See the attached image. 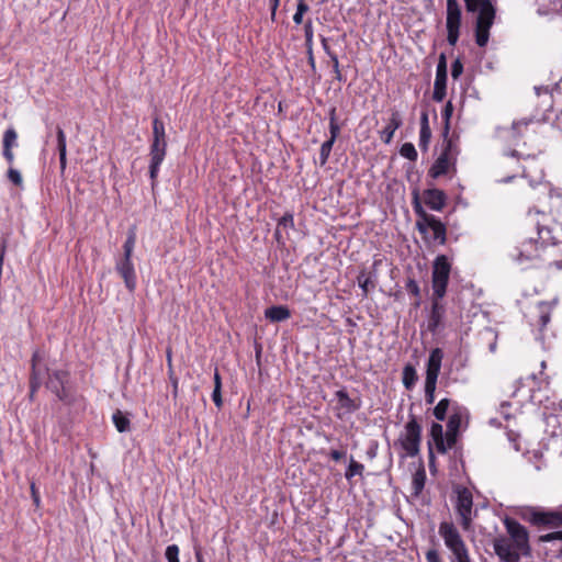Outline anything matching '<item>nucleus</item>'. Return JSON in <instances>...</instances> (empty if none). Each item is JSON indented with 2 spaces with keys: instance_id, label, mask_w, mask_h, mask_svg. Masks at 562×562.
Listing matches in <instances>:
<instances>
[{
  "instance_id": "1",
  "label": "nucleus",
  "mask_w": 562,
  "mask_h": 562,
  "mask_svg": "<svg viewBox=\"0 0 562 562\" xmlns=\"http://www.w3.org/2000/svg\"><path fill=\"white\" fill-rule=\"evenodd\" d=\"M412 205L417 216L416 228L428 245H445L447 241V227L438 217L424 209L418 189L412 191Z\"/></svg>"
},
{
  "instance_id": "2",
  "label": "nucleus",
  "mask_w": 562,
  "mask_h": 562,
  "mask_svg": "<svg viewBox=\"0 0 562 562\" xmlns=\"http://www.w3.org/2000/svg\"><path fill=\"white\" fill-rule=\"evenodd\" d=\"M496 1L497 0H474L472 9H469V2H464L465 10L469 13H477L475 21V43L480 47H484L488 42L490 30L496 16Z\"/></svg>"
},
{
  "instance_id": "3",
  "label": "nucleus",
  "mask_w": 562,
  "mask_h": 562,
  "mask_svg": "<svg viewBox=\"0 0 562 562\" xmlns=\"http://www.w3.org/2000/svg\"><path fill=\"white\" fill-rule=\"evenodd\" d=\"M136 244V227L132 226L127 231L126 240L123 244V255L116 259L115 270L123 279L126 289L134 292L136 289V272L132 261L133 251Z\"/></svg>"
},
{
  "instance_id": "4",
  "label": "nucleus",
  "mask_w": 562,
  "mask_h": 562,
  "mask_svg": "<svg viewBox=\"0 0 562 562\" xmlns=\"http://www.w3.org/2000/svg\"><path fill=\"white\" fill-rule=\"evenodd\" d=\"M550 245H555V237L552 235V231L547 226L537 224V238L529 237L522 240L520 246L512 254V257L519 262L531 260L539 257L540 249Z\"/></svg>"
},
{
  "instance_id": "5",
  "label": "nucleus",
  "mask_w": 562,
  "mask_h": 562,
  "mask_svg": "<svg viewBox=\"0 0 562 562\" xmlns=\"http://www.w3.org/2000/svg\"><path fill=\"white\" fill-rule=\"evenodd\" d=\"M439 535L446 547L451 551V562H471L468 548L453 522H440Z\"/></svg>"
},
{
  "instance_id": "6",
  "label": "nucleus",
  "mask_w": 562,
  "mask_h": 562,
  "mask_svg": "<svg viewBox=\"0 0 562 562\" xmlns=\"http://www.w3.org/2000/svg\"><path fill=\"white\" fill-rule=\"evenodd\" d=\"M451 271V263L446 255H439L436 257L432 265V294L436 297H443L447 292Z\"/></svg>"
},
{
  "instance_id": "7",
  "label": "nucleus",
  "mask_w": 562,
  "mask_h": 562,
  "mask_svg": "<svg viewBox=\"0 0 562 562\" xmlns=\"http://www.w3.org/2000/svg\"><path fill=\"white\" fill-rule=\"evenodd\" d=\"M422 441V426L414 415L409 416V420L405 425V432L398 438L402 449L408 457H416L419 453Z\"/></svg>"
},
{
  "instance_id": "8",
  "label": "nucleus",
  "mask_w": 562,
  "mask_h": 562,
  "mask_svg": "<svg viewBox=\"0 0 562 562\" xmlns=\"http://www.w3.org/2000/svg\"><path fill=\"white\" fill-rule=\"evenodd\" d=\"M504 525L508 533L507 538L516 544L518 550L522 551L525 557L530 555L531 547L529 544V532L526 527L509 517L504 519Z\"/></svg>"
},
{
  "instance_id": "9",
  "label": "nucleus",
  "mask_w": 562,
  "mask_h": 562,
  "mask_svg": "<svg viewBox=\"0 0 562 562\" xmlns=\"http://www.w3.org/2000/svg\"><path fill=\"white\" fill-rule=\"evenodd\" d=\"M461 16L462 12L458 1L447 0V41L451 46H454L459 40Z\"/></svg>"
},
{
  "instance_id": "10",
  "label": "nucleus",
  "mask_w": 562,
  "mask_h": 562,
  "mask_svg": "<svg viewBox=\"0 0 562 562\" xmlns=\"http://www.w3.org/2000/svg\"><path fill=\"white\" fill-rule=\"evenodd\" d=\"M457 512L461 517V526L464 530H469L472 522L473 496L469 488H457Z\"/></svg>"
},
{
  "instance_id": "11",
  "label": "nucleus",
  "mask_w": 562,
  "mask_h": 562,
  "mask_svg": "<svg viewBox=\"0 0 562 562\" xmlns=\"http://www.w3.org/2000/svg\"><path fill=\"white\" fill-rule=\"evenodd\" d=\"M493 549L501 562H519L522 551L516 548V544L506 536H498L493 539Z\"/></svg>"
},
{
  "instance_id": "12",
  "label": "nucleus",
  "mask_w": 562,
  "mask_h": 562,
  "mask_svg": "<svg viewBox=\"0 0 562 562\" xmlns=\"http://www.w3.org/2000/svg\"><path fill=\"white\" fill-rule=\"evenodd\" d=\"M167 154V140L153 139L149 148V178L151 187L155 188L160 165L162 164Z\"/></svg>"
},
{
  "instance_id": "13",
  "label": "nucleus",
  "mask_w": 562,
  "mask_h": 562,
  "mask_svg": "<svg viewBox=\"0 0 562 562\" xmlns=\"http://www.w3.org/2000/svg\"><path fill=\"white\" fill-rule=\"evenodd\" d=\"M447 80H448V66L445 53H441L438 58L436 68V78L434 83L432 99L436 102H441L447 94Z\"/></svg>"
},
{
  "instance_id": "14",
  "label": "nucleus",
  "mask_w": 562,
  "mask_h": 562,
  "mask_svg": "<svg viewBox=\"0 0 562 562\" xmlns=\"http://www.w3.org/2000/svg\"><path fill=\"white\" fill-rule=\"evenodd\" d=\"M335 398L337 401L336 416L338 418H344L346 415H351L358 409H360L362 405V401L359 396L350 397L347 390L345 387L339 389L335 392Z\"/></svg>"
},
{
  "instance_id": "15",
  "label": "nucleus",
  "mask_w": 562,
  "mask_h": 562,
  "mask_svg": "<svg viewBox=\"0 0 562 562\" xmlns=\"http://www.w3.org/2000/svg\"><path fill=\"white\" fill-rule=\"evenodd\" d=\"M448 196L443 190L437 188H428L420 195L422 204L424 203L431 211L440 212L447 205Z\"/></svg>"
},
{
  "instance_id": "16",
  "label": "nucleus",
  "mask_w": 562,
  "mask_h": 562,
  "mask_svg": "<svg viewBox=\"0 0 562 562\" xmlns=\"http://www.w3.org/2000/svg\"><path fill=\"white\" fill-rule=\"evenodd\" d=\"M442 297L431 296V310L427 322V329L436 334L442 325V319L446 313V307L440 300Z\"/></svg>"
},
{
  "instance_id": "17",
  "label": "nucleus",
  "mask_w": 562,
  "mask_h": 562,
  "mask_svg": "<svg viewBox=\"0 0 562 562\" xmlns=\"http://www.w3.org/2000/svg\"><path fill=\"white\" fill-rule=\"evenodd\" d=\"M443 359V351L440 348H434L430 351L427 366H426V379L425 382L437 383L441 362Z\"/></svg>"
},
{
  "instance_id": "18",
  "label": "nucleus",
  "mask_w": 562,
  "mask_h": 562,
  "mask_svg": "<svg viewBox=\"0 0 562 562\" xmlns=\"http://www.w3.org/2000/svg\"><path fill=\"white\" fill-rule=\"evenodd\" d=\"M539 528H560L562 527V513L558 510H547L539 507L537 526Z\"/></svg>"
},
{
  "instance_id": "19",
  "label": "nucleus",
  "mask_w": 562,
  "mask_h": 562,
  "mask_svg": "<svg viewBox=\"0 0 562 562\" xmlns=\"http://www.w3.org/2000/svg\"><path fill=\"white\" fill-rule=\"evenodd\" d=\"M403 124L401 114L397 110H391L389 124L380 132V138L384 144H390L394 137V133Z\"/></svg>"
},
{
  "instance_id": "20",
  "label": "nucleus",
  "mask_w": 562,
  "mask_h": 562,
  "mask_svg": "<svg viewBox=\"0 0 562 562\" xmlns=\"http://www.w3.org/2000/svg\"><path fill=\"white\" fill-rule=\"evenodd\" d=\"M70 381V373L67 370H55L48 374L46 387L54 394Z\"/></svg>"
},
{
  "instance_id": "21",
  "label": "nucleus",
  "mask_w": 562,
  "mask_h": 562,
  "mask_svg": "<svg viewBox=\"0 0 562 562\" xmlns=\"http://www.w3.org/2000/svg\"><path fill=\"white\" fill-rule=\"evenodd\" d=\"M291 312L285 305H272L265 311V317L271 323H280L290 318Z\"/></svg>"
},
{
  "instance_id": "22",
  "label": "nucleus",
  "mask_w": 562,
  "mask_h": 562,
  "mask_svg": "<svg viewBox=\"0 0 562 562\" xmlns=\"http://www.w3.org/2000/svg\"><path fill=\"white\" fill-rule=\"evenodd\" d=\"M450 170L456 171V166L450 164L446 158L439 156L429 168L428 176L432 179H437L448 173Z\"/></svg>"
},
{
  "instance_id": "23",
  "label": "nucleus",
  "mask_w": 562,
  "mask_h": 562,
  "mask_svg": "<svg viewBox=\"0 0 562 562\" xmlns=\"http://www.w3.org/2000/svg\"><path fill=\"white\" fill-rule=\"evenodd\" d=\"M57 149L59 154L60 169L64 171L67 165L66 135L60 126H57Z\"/></svg>"
},
{
  "instance_id": "24",
  "label": "nucleus",
  "mask_w": 562,
  "mask_h": 562,
  "mask_svg": "<svg viewBox=\"0 0 562 562\" xmlns=\"http://www.w3.org/2000/svg\"><path fill=\"white\" fill-rule=\"evenodd\" d=\"M418 380V375L415 367L412 363H407L403 368L402 382L406 390L411 391Z\"/></svg>"
},
{
  "instance_id": "25",
  "label": "nucleus",
  "mask_w": 562,
  "mask_h": 562,
  "mask_svg": "<svg viewBox=\"0 0 562 562\" xmlns=\"http://www.w3.org/2000/svg\"><path fill=\"white\" fill-rule=\"evenodd\" d=\"M535 121L533 119H522L516 122H513L510 127V137L514 142H517L520 137L524 136L522 128H527Z\"/></svg>"
},
{
  "instance_id": "26",
  "label": "nucleus",
  "mask_w": 562,
  "mask_h": 562,
  "mask_svg": "<svg viewBox=\"0 0 562 562\" xmlns=\"http://www.w3.org/2000/svg\"><path fill=\"white\" fill-rule=\"evenodd\" d=\"M56 397L66 405H72L76 402L75 391L70 386V382L68 384H64L57 392Z\"/></svg>"
},
{
  "instance_id": "27",
  "label": "nucleus",
  "mask_w": 562,
  "mask_h": 562,
  "mask_svg": "<svg viewBox=\"0 0 562 562\" xmlns=\"http://www.w3.org/2000/svg\"><path fill=\"white\" fill-rule=\"evenodd\" d=\"M45 374H49L46 366H31L30 383H33V389L41 387Z\"/></svg>"
},
{
  "instance_id": "28",
  "label": "nucleus",
  "mask_w": 562,
  "mask_h": 562,
  "mask_svg": "<svg viewBox=\"0 0 562 562\" xmlns=\"http://www.w3.org/2000/svg\"><path fill=\"white\" fill-rule=\"evenodd\" d=\"M539 507L526 506L521 507L517 515L524 521L529 522L532 526H537Z\"/></svg>"
},
{
  "instance_id": "29",
  "label": "nucleus",
  "mask_w": 562,
  "mask_h": 562,
  "mask_svg": "<svg viewBox=\"0 0 562 562\" xmlns=\"http://www.w3.org/2000/svg\"><path fill=\"white\" fill-rule=\"evenodd\" d=\"M425 482H426V472L422 468V469L417 470L415 472V474L413 475L412 490H413L414 496H418L423 492Z\"/></svg>"
},
{
  "instance_id": "30",
  "label": "nucleus",
  "mask_w": 562,
  "mask_h": 562,
  "mask_svg": "<svg viewBox=\"0 0 562 562\" xmlns=\"http://www.w3.org/2000/svg\"><path fill=\"white\" fill-rule=\"evenodd\" d=\"M3 150L9 151L18 146V133L14 127H9L4 134L2 139Z\"/></svg>"
},
{
  "instance_id": "31",
  "label": "nucleus",
  "mask_w": 562,
  "mask_h": 562,
  "mask_svg": "<svg viewBox=\"0 0 562 562\" xmlns=\"http://www.w3.org/2000/svg\"><path fill=\"white\" fill-rule=\"evenodd\" d=\"M112 420L119 432H126L131 428L130 419L121 411L113 414Z\"/></svg>"
},
{
  "instance_id": "32",
  "label": "nucleus",
  "mask_w": 562,
  "mask_h": 562,
  "mask_svg": "<svg viewBox=\"0 0 562 562\" xmlns=\"http://www.w3.org/2000/svg\"><path fill=\"white\" fill-rule=\"evenodd\" d=\"M442 148L458 158L460 154V149L458 146V136H442Z\"/></svg>"
},
{
  "instance_id": "33",
  "label": "nucleus",
  "mask_w": 562,
  "mask_h": 562,
  "mask_svg": "<svg viewBox=\"0 0 562 562\" xmlns=\"http://www.w3.org/2000/svg\"><path fill=\"white\" fill-rule=\"evenodd\" d=\"M453 113V105L451 101H448L442 109L441 116L443 121V128L441 136H447L450 133V119Z\"/></svg>"
},
{
  "instance_id": "34",
  "label": "nucleus",
  "mask_w": 562,
  "mask_h": 562,
  "mask_svg": "<svg viewBox=\"0 0 562 562\" xmlns=\"http://www.w3.org/2000/svg\"><path fill=\"white\" fill-rule=\"evenodd\" d=\"M364 470V465L358 461H356L352 457L350 459L349 465L345 472L346 480L350 481L353 476H361Z\"/></svg>"
},
{
  "instance_id": "35",
  "label": "nucleus",
  "mask_w": 562,
  "mask_h": 562,
  "mask_svg": "<svg viewBox=\"0 0 562 562\" xmlns=\"http://www.w3.org/2000/svg\"><path fill=\"white\" fill-rule=\"evenodd\" d=\"M449 405H450V400H448V398H442L438 402V404L434 408V416L436 417L437 420L442 422L446 419V415L449 409Z\"/></svg>"
},
{
  "instance_id": "36",
  "label": "nucleus",
  "mask_w": 562,
  "mask_h": 562,
  "mask_svg": "<svg viewBox=\"0 0 562 562\" xmlns=\"http://www.w3.org/2000/svg\"><path fill=\"white\" fill-rule=\"evenodd\" d=\"M153 139L167 140L165 124L159 117L153 120Z\"/></svg>"
},
{
  "instance_id": "37",
  "label": "nucleus",
  "mask_w": 562,
  "mask_h": 562,
  "mask_svg": "<svg viewBox=\"0 0 562 562\" xmlns=\"http://www.w3.org/2000/svg\"><path fill=\"white\" fill-rule=\"evenodd\" d=\"M405 289L409 294L416 297L414 305L415 307H418L420 305V289L418 283L414 279L408 278Z\"/></svg>"
},
{
  "instance_id": "38",
  "label": "nucleus",
  "mask_w": 562,
  "mask_h": 562,
  "mask_svg": "<svg viewBox=\"0 0 562 562\" xmlns=\"http://www.w3.org/2000/svg\"><path fill=\"white\" fill-rule=\"evenodd\" d=\"M357 280H358V285L362 290V296L367 297L369 294V291H370V286L371 288L374 286L373 281L371 280V278L369 276L366 274L364 271L360 272Z\"/></svg>"
},
{
  "instance_id": "39",
  "label": "nucleus",
  "mask_w": 562,
  "mask_h": 562,
  "mask_svg": "<svg viewBox=\"0 0 562 562\" xmlns=\"http://www.w3.org/2000/svg\"><path fill=\"white\" fill-rule=\"evenodd\" d=\"M400 154L411 161H416L418 157L417 150L412 143H404L400 148Z\"/></svg>"
},
{
  "instance_id": "40",
  "label": "nucleus",
  "mask_w": 562,
  "mask_h": 562,
  "mask_svg": "<svg viewBox=\"0 0 562 562\" xmlns=\"http://www.w3.org/2000/svg\"><path fill=\"white\" fill-rule=\"evenodd\" d=\"M334 144H335V142H331L328 139L322 144L321 150H319V165L321 166L326 165V162L330 156Z\"/></svg>"
},
{
  "instance_id": "41",
  "label": "nucleus",
  "mask_w": 562,
  "mask_h": 562,
  "mask_svg": "<svg viewBox=\"0 0 562 562\" xmlns=\"http://www.w3.org/2000/svg\"><path fill=\"white\" fill-rule=\"evenodd\" d=\"M430 138H431L430 127L420 128V131H419V147L423 151L428 150Z\"/></svg>"
},
{
  "instance_id": "42",
  "label": "nucleus",
  "mask_w": 562,
  "mask_h": 562,
  "mask_svg": "<svg viewBox=\"0 0 562 562\" xmlns=\"http://www.w3.org/2000/svg\"><path fill=\"white\" fill-rule=\"evenodd\" d=\"M167 361H168V367H169V379L171 381V384H172V395L173 397L176 398L178 396V384H179V380L178 378L173 373V370H172V364H171V351L168 350L167 351Z\"/></svg>"
},
{
  "instance_id": "43",
  "label": "nucleus",
  "mask_w": 562,
  "mask_h": 562,
  "mask_svg": "<svg viewBox=\"0 0 562 562\" xmlns=\"http://www.w3.org/2000/svg\"><path fill=\"white\" fill-rule=\"evenodd\" d=\"M461 415L458 413L452 414L447 423V431L459 434L461 426Z\"/></svg>"
},
{
  "instance_id": "44",
  "label": "nucleus",
  "mask_w": 562,
  "mask_h": 562,
  "mask_svg": "<svg viewBox=\"0 0 562 562\" xmlns=\"http://www.w3.org/2000/svg\"><path fill=\"white\" fill-rule=\"evenodd\" d=\"M7 177L9 181H11L16 187H22L23 178L21 172L18 169L10 167L7 172Z\"/></svg>"
},
{
  "instance_id": "45",
  "label": "nucleus",
  "mask_w": 562,
  "mask_h": 562,
  "mask_svg": "<svg viewBox=\"0 0 562 562\" xmlns=\"http://www.w3.org/2000/svg\"><path fill=\"white\" fill-rule=\"evenodd\" d=\"M165 557L168 562H180L179 561V547L177 544H169L166 548Z\"/></svg>"
},
{
  "instance_id": "46",
  "label": "nucleus",
  "mask_w": 562,
  "mask_h": 562,
  "mask_svg": "<svg viewBox=\"0 0 562 562\" xmlns=\"http://www.w3.org/2000/svg\"><path fill=\"white\" fill-rule=\"evenodd\" d=\"M437 383L425 382V402L431 405L435 402V391Z\"/></svg>"
},
{
  "instance_id": "47",
  "label": "nucleus",
  "mask_w": 562,
  "mask_h": 562,
  "mask_svg": "<svg viewBox=\"0 0 562 562\" xmlns=\"http://www.w3.org/2000/svg\"><path fill=\"white\" fill-rule=\"evenodd\" d=\"M283 228H293L294 227V217L290 212L284 213V215L279 220L278 227Z\"/></svg>"
},
{
  "instance_id": "48",
  "label": "nucleus",
  "mask_w": 562,
  "mask_h": 562,
  "mask_svg": "<svg viewBox=\"0 0 562 562\" xmlns=\"http://www.w3.org/2000/svg\"><path fill=\"white\" fill-rule=\"evenodd\" d=\"M539 325L541 328H543L550 322V313L547 311V305L544 303H541L539 305Z\"/></svg>"
},
{
  "instance_id": "49",
  "label": "nucleus",
  "mask_w": 562,
  "mask_h": 562,
  "mask_svg": "<svg viewBox=\"0 0 562 562\" xmlns=\"http://www.w3.org/2000/svg\"><path fill=\"white\" fill-rule=\"evenodd\" d=\"M304 35L306 48H313V26L311 20H308L304 25Z\"/></svg>"
},
{
  "instance_id": "50",
  "label": "nucleus",
  "mask_w": 562,
  "mask_h": 562,
  "mask_svg": "<svg viewBox=\"0 0 562 562\" xmlns=\"http://www.w3.org/2000/svg\"><path fill=\"white\" fill-rule=\"evenodd\" d=\"M430 437L435 441L437 439L445 438L443 428L438 423H432L430 426Z\"/></svg>"
},
{
  "instance_id": "51",
  "label": "nucleus",
  "mask_w": 562,
  "mask_h": 562,
  "mask_svg": "<svg viewBox=\"0 0 562 562\" xmlns=\"http://www.w3.org/2000/svg\"><path fill=\"white\" fill-rule=\"evenodd\" d=\"M463 72V64L460 58H457L451 65V76L457 80Z\"/></svg>"
},
{
  "instance_id": "52",
  "label": "nucleus",
  "mask_w": 562,
  "mask_h": 562,
  "mask_svg": "<svg viewBox=\"0 0 562 562\" xmlns=\"http://www.w3.org/2000/svg\"><path fill=\"white\" fill-rule=\"evenodd\" d=\"M330 61L333 64L335 79L338 80L339 82L345 81V77L341 75L340 69H339L338 56H331Z\"/></svg>"
},
{
  "instance_id": "53",
  "label": "nucleus",
  "mask_w": 562,
  "mask_h": 562,
  "mask_svg": "<svg viewBox=\"0 0 562 562\" xmlns=\"http://www.w3.org/2000/svg\"><path fill=\"white\" fill-rule=\"evenodd\" d=\"M553 540H562V531H553L539 537L540 542H550Z\"/></svg>"
},
{
  "instance_id": "54",
  "label": "nucleus",
  "mask_w": 562,
  "mask_h": 562,
  "mask_svg": "<svg viewBox=\"0 0 562 562\" xmlns=\"http://www.w3.org/2000/svg\"><path fill=\"white\" fill-rule=\"evenodd\" d=\"M341 126L337 123H329V138L328 140L336 142L340 135Z\"/></svg>"
},
{
  "instance_id": "55",
  "label": "nucleus",
  "mask_w": 562,
  "mask_h": 562,
  "mask_svg": "<svg viewBox=\"0 0 562 562\" xmlns=\"http://www.w3.org/2000/svg\"><path fill=\"white\" fill-rule=\"evenodd\" d=\"M425 558L427 562H442L439 552L436 549H429L425 553Z\"/></svg>"
},
{
  "instance_id": "56",
  "label": "nucleus",
  "mask_w": 562,
  "mask_h": 562,
  "mask_svg": "<svg viewBox=\"0 0 562 562\" xmlns=\"http://www.w3.org/2000/svg\"><path fill=\"white\" fill-rule=\"evenodd\" d=\"M30 490H31V496H32L33 504L36 507H40V505H41L40 492L34 482L31 483Z\"/></svg>"
},
{
  "instance_id": "57",
  "label": "nucleus",
  "mask_w": 562,
  "mask_h": 562,
  "mask_svg": "<svg viewBox=\"0 0 562 562\" xmlns=\"http://www.w3.org/2000/svg\"><path fill=\"white\" fill-rule=\"evenodd\" d=\"M458 434L446 431L445 440L449 449L453 448L457 443Z\"/></svg>"
},
{
  "instance_id": "58",
  "label": "nucleus",
  "mask_w": 562,
  "mask_h": 562,
  "mask_svg": "<svg viewBox=\"0 0 562 562\" xmlns=\"http://www.w3.org/2000/svg\"><path fill=\"white\" fill-rule=\"evenodd\" d=\"M435 445H436V449L439 453L441 454H445L447 452V450L449 449V447L447 446L446 443V440L445 438H441V439H437L434 441Z\"/></svg>"
},
{
  "instance_id": "59",
  "label": "nucleus",
  "mask_w": 562,
  "mask_h": 562,
  "mask_svg": "<svg viewBox=\"0 0 562 562\" xmlns=\"http://www.w3.org/2000/svg\"><path fill=\"white\" fill-rule=\"evenodd\" d=\"M221 390L222 389H214L213 393H212V400H213L214 404L216 405V407H218V408L223 404Z\"/></svg>"
},
{
  "instance_id": "60",
  "label": "nucleus",
  "mask_w": 562,
  "mask_h": 562,
  "mask_svg": "<svg viewBox=\"0 0 562 562\" xmlns=\"http://www.w3.org/2000/svg\"><path fill=\"white\" fill-rule=\"evenodd\" d=\"M43 356L41 355L40 350H35L32 355L31 366H41Z\"/></svg>"
},
{
  "instance_id": "61",
  "label": "nucleus",
  "mask_w": 562,
  "mask_h": 562,
  "mask_svg": "<svg viewBox=\"0 0 562 562\" xmlns=\"http://www.w3.org/2000/svg\"><path fill=\"white\" fill-rule=\"evenodd\" d=\"M308 10H310V7L305 2V0H297V4H296L297 12L305 14Z\"/></svg>"
},
{
  "instance_id": "62",
  "label": "nucleus",
  "mask_w": 562,
  "mask_h": 562,
  "mask_svg": "<svg viewBox=\"0 0 562 562\" xmlns=\"http://www.w3.org/2000/svg\"><path fill=\"white\" fill-rule=\"evenodd\" d=\"M322 46H323V49L324 52L327 54V56L329 58H331V56H337L329 47L328 43H327V38L325 37H322Z\"/></svg>"
},
{
  "instance_id": "63",
  "label": "nucleus",
  "mask_w": 562,
  "mask_h": 562,
  "mask_svg": "<svg viewBox=\"0 0 562 562\" xmlns=\"http://www.w3.org/2000/svg\"><path fill=\"white\" fill-rule=\"evenodd\" d=\"M345 452L344 451H340V450H331L329 452V457L334 460V461H340L344 457H345Z\"/></svg>"
},
{
  "instance_id": "64",
  "label": "nucleus",
  "mask_w": 562,
  "mask_h": 562,
  "mask_svg": "<svg viewBox=\"0 0 562 562\" xmlns=\"http://www.w3.org/2000/svg\"><path fill=\"white\" fill-rule=\"evenodd\" d=\"M441 157L446 158L448 161H450V164H453L456 166L457 164V157H454L453 155H451L450 153H448L447 150H445L443 148L441 149V153L440 155Z\"/></svg>"
}]
</instances>
